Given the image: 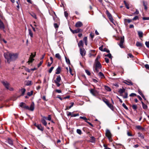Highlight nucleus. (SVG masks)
<instances>
[{"instance_id": "obj_1", "label": "nucleus", "mask_w": 149, "mask_h": 149, "mask_svg": "<svg viewBox=\"0 0 149 149\" xmlns=\"http://www.w3.org/2000/svg\"><path fill=\"white\" fill-rule=\"evenodd\" d=\"M18 54L17 53H9V56L10 59V62L11 61H15L18 57Z\"/></svg>"}, {"instance_id": "obj_2", "label": "nucleus", "mask_w": 149, "mask_h": 149, "mask_svg": "<svg viewBox=\"0 0 149 149\" xmlns=\"http://www.w3.org/2000/svg\"><path fill=\"white\" fill-rule=\"evenodd\" d=\"M105 135L108 138L109 141L111 142L112 141L111 138L112 134L109 130L108 129L106 130Z\"/></svg>"}, {"instance_id": "obj_3", "label": "nucleus", "mask_w": 149, "mask_h": 149, "mask_svg": "<svg viewBox=\"0 0 149 149\" xmlns=\"http://www.w3.org/2000/svg\"><path fill=\"white\" fill-rule=\"evenodd\" d=\"M61 77L60 76L58 75L57 76L56 79L54 80L55 83H56L58 87H59L61 85L59 82L61 81Z\"/></svg>"}, {"instance_id": "obj_4", "label": "nucleus", "mask_w": 149, "mask_h": 149, "mask_svg": "<svg viewBox=\"0 0 149 149\" xmlns=\"http://www.w3.org/2000/svg\"><path fill=\"white\" fill-rule=\"evenodd\" d=\"M106 13L109 19H110V21L113 23L114 24L113 22V19L112 17L111 14L110 13L108 10H107L106 11Z\"/></svg>"}, {"instance_id": "obj_5", "label": "nucleus", "mask_w": 149, "mask_h": 149, "mask_svg": "<svg viewBox=\"0 0 149 149\" xmlns=\"http://www.w3.org/2000/svg\"><path fill=\"white\" fill-rule=\"evenodd\" d=\"M124 41V36L120 38V42L119 44H118L119 45L120 47L122 48H123L124 47V46L123 45V43Z\"/></svg>"}, {"instance_id": "obj_6", "label": "nucleus", "mask_w": 149, "mask_h": 149, "mask_svg": "<svg viewBox=\"0 0 149 149\" xmlns=\"http://www.w3.org/2000/svg\"><path fill=\"white\" fill-rule=\"evenodd\" d=\"M79 51L80 54L82 57L85 56L86 54V51L84 49V48H80L79 49Z\"/></svg>"}, {"instance_id": "obj_7", "label": "nucleus", "mask_w": 149, "mask_h": 149, "mask_svg": "<svg viewBox=\"0 0 149 149\" xmlns=\"http://www.w3.org/2000/svg\"><path fill=\"white\" fill-rule=\"evenodd\" d=\"M9 54L8 53H5L4 54V56L5 58L6 59L8 63L10 62V59L9 56Z\"/></svg>"}, {"instance_id": "obj_8", "label": "nucleus", "mask_w": 149, "mask_h": 149, "mask_svg": "<svg viewBox=\"0 0 149 149\" xmlns=\"http://www.w3.org/2000/svg\"><path fill=\"white\" fill-rule=\"evenodd\" d=\"M2 83L6 88L7 89H9V83L7 81H3Z\"/></svg>"}, {"instance_id": "obj_9", "label": "nucleus", "mask_w": 149, "mask_h": 149, "mask_svg": "<svg viewBox=\"0 0 149 149\" xmlns=\"http://www.w3.org/2000/svg\"><path fill=\"white\" fill-rule=\"evenodd\" d=\"M90 93L93 96L96 95L97 92V91L94 89H91L90 90Z\"/></svg>"}, {"instance_id": "obj_10", "label": "nucleus", "mask_w": 149, "mask_h": 149, "mask_svg": "<svg viewBox=\"0 0 149 149\" xmlns=\"http://www.w3.org/2000/svg\"><path fill=\"white\" fill-rule=\"evenodd\" d=\"M42 119L43 121H45L46 120L50 121L51 119V116L50 115H48L47 118L45 116H43Z\"/></svg>"}, {"instance_id": "obj_11", "label": "nucleus", "mask_w": 149, "mask_h": 149, "mask_svg": "<svg viewBox=\"0 0 149 149\" xmlns=\"http://www.w3.org/2000/svg\"><path fill=\"white\" fill-rule=\"evenodd\" d=\"M34 125L36 126L38 129L42 131L43 130V129L42 127V125H37L36 124V123L34 124Z\"/></svg>"}, {"instance_id": "obj_12", "label": "nucleus", "mask_w": 149, "mask_h": 149, "mask_svg": "<svg viewBox=\"0 0 149 149\" xmlns=\"http://www.w3.org/2000/svg\"><path fill=\"white\" fill-rule=\"evenodd\" d=\"M82 26V23L80 21L77 22L75 24V26L76 27H81Z\"/></svg>"}, {"instance_id": "obj_13", "label": "nucleus", "mask_w": 149, "mask_h": 149, "mask_svg": "<svg viewBox=\"0 0 149 149\" xmlns=\"http://www.w3.org/2000/svg\"><path fill=\"white\" fill-rule=\"evenodd\" d=\"M35 108V105L33 102H32L29 107V110L33 111L34 110Z\"/></svg>"}, {"instance_id": "obj_14", "label": "nucleus", "mask_w": 149, "mask_h": 149, "mask_svg": "<svg viewBox=\"0 0 149 149\" xmlns=\"http://www.w3.org/2000/svg\"><path fill=\"white\" fill-rule=\"evenodd\" d=\"M95 66L100 68H102L101 63L99 61L96 62Z\"/></svg>"}, {"instance_id": "obj_15", "label": "nucleus", "mask_w": 149, "mask_h": 149, "mask_svg": "<svg viewBox=\"0 0 149 149\" xmlns=\"http://www.w3.org/2000/svg\"><path fill=\"white\" fill-rule=\"evenodd\" d=\"M125 91V89L124 88H120L118 90V92L120 95L122 96L123 93H124Z\"/></svg>"}, {"instance_id": "obj_16", "label": "nucleus", "mask_w": 149, "mask_h": 149, "mask_svg": "<svg viewBox=\"0 0 149 149\" xmlns=\"http://www.w3.org/2000/svg\"><path fill=\"white\" fill-rule=\"evenodd\" d=\"M83 31V30L79 29L78 28L77 29L74 30V32H73V33L74 34L75 33H77L79 32H82Z\"/></svg>"}, {"instance_id": "obj_17", "label": "nucleus", "mask_w": 149, "mask_h": 149, "mask_svg": "<svg viewBox=\"0 0 149 149\" xmlns=\"http://www.w3.org/2000/svg\"><path fill=\"white\" fill-rule=\"evenodd\" d=\"M124 83L128 85L132 86L133 85V83L131 82V81H128L126 80L124 82Z\"/></svg>"}, {"instance_id": "obj_18", "label": "nucleus", "mask_w": 149, "mask_h": 149, "mask_svg": "<svg viewBox=\"0 0 149 149\" xmlns=\"http://www.w3.org/2000/svg\"><path fill=\"white\" fill-rule=\"evenodd\" d=\"M143 5L144 6V9L145 10H147L148 9V7L147 6V2L145 1H143Z\"/></svg>"}, {"instance_id": "obj_19", "label": "nucleus", "mask_w": 149, "mask_h": 149, "mask_svg": "<svg viewBox=\"0 0 149 149\" xmlns=\"http://www.w3.org/2000/svg\"><path fill=\"white\" fill-rule=\"evenodd\" d=\"M61 71V68L60 67H58L56 70V74H58L60 73Z\"/></svg>"}, {"instance_id": "obj_20", "label": "nucleus", "mask_w": 149, "mask_h": 149, "mask_svg": "<svg viewBox=\"0 0 149 149\" xmlns=\"http://www.w3.org/2000/svg\"><path fill=\"white\" fill-rule=\"evenodd\" d=\"M7 141L8 143L11 145H13V142L12 140L11 139L8 138L7 140Z\"/></svg>"}, {"instance_id": "obj_21", "label": "nucleus", "mask_w": 149, "mask_h": 149, "mask_svg": "<svg viewBox=\"0 0 149 149\" xmlns=\"http://www.w3.org/2000/svg\"><path fill=\"white\" fill-rule=\"evenodd\" d=\"M83 44L82 41V40H80L78 43V46L79 48H81V47H83Z\"/></svg>"}, {"instance_id": "obj_22", "label": "nucleus", "mask_w": 149, "mask_h": 149, "mask_svg": "<svg viewBox=\"0 0 149 149\" xmlns=\"http://www.w3.org/2000/svg\"><path fill=\"white\" fill-rule=\"evenodd\" d=\"M31 81H25V84L26 86H29L31 84Z\"/></svg>"}, {"instance_id": "obj_23", "label": "nucleus", "mask_w": 149, "mask_h": 149, "mask_svg": "<svg viewBox=\"0 0 149 149\" xmlns=\"http://www.w3.org/2000/svg\"><path fill=\"white\" fill-rule=\"evenodd\" d=\"M71 105L69 106V107H66V108L65 109V110H68L69 109H70L73 106L74 104V103L73 102H71L70 103Z\"/></svg>"}, {"instance_id": "obj_24", "label": "nucleus", "mask_w": 149, "mask_h": 149, "mask_svg": "<svg viewBox=\"0 0 149 149\" xmlns=\"http://www.w3.org/2000/svg\"><path fill=\"white\" fill-rule=\"evenodd\" d=\"M138 34L139 38H142L143 36V33L141 31H138Z\"/></svg>"}, {"instance_id": "obj_25", "label": "nucleus", "mask_w": 149, "mask_h": 149, "mask_svg": "<svg viewBox=\"0 0 149 149\" xmlns=\"http://www.w3.org/2000/svg\"><path fill=\"white\" fill-rule=\"evenodd\" d=\"M5 29V26L3 23L2 22L0 23V29Z\"/></svg>"}, {"instance_id": "obj_26", "label": "nucleus", "mask_w": 149, "mask_h": 149, "mask_svg": "<svg viewBox=\"0 0 149 149\" xmlns=\"http://www.w3.org/2000/svg\"><path fill=\"white\" fill-rule=\"evenodd\" d=\"M98 75L101 78H104L105 77L103 73L101 72H100L98 73Z\"/></svg>"}, {"instance_id": "obj_27", "label": "nucleus", "mask_w": 149, "mask_h": 149, "mask_svg": "<svg viewBox=\"0 0 149 149\" xmlns=\"http://www.w3.org/2000/svg\"><path fill=\"white\" fill-rule=\"evenodd\" d=\"M55 57L59 60H61V56L58 53L56 54H55Z\"/></svg>"}, {"instance_id": "obj_28", "label": "nucleus", "mask_w": 149, "mask_h": 149, "mask_svg": "<svg viewBox=\"0 0 149 149\" xmlns=\"http://www.w3.org/2000/svg\"><path fill=\"white\" fill-rule=\"evenodd\" d=\"M20 91H21L22 93V94L21 95V96L24 95L25 93V92L26 89L24 88H23L21 89Z\"/></svg>"}, {"instance_id": "obj_29", "label": "nucleus", "mask_w": 149, "mask_h": 149, "mask_svg": "<svg viewBox=\"0 0 149 149\" xmlns=\"http://www.w3.org/2000/svg\"><path fill=\"white\" fill-rule=\"evenodd\" d=\"M136 46L138 47H141L142 46V44L139 42H137L136 43Z\"/></svg>"}, {"instance_id": "obj_30", "label": "nucleus", "mask_w": 149, "mask_h": 149, "mask_svg": "<svg viewBox=\"0 0 149 149\" xmlns=\"http://www.w3.org/2000/svg\"><path fill=\"white\" fill-rule=\"evenodd\" d=\"M136 128L137 129L139 130H144V128L142 127L140 125H137L136 126Z\"/></svg>"}, {"instance_id": "obj_31", "label": "nucleus", "mask_w": 149, "mask_h": 149, "mask_svg": "<svg viewBox=\"0 0 149 149\" xmlns=\"http://www.w3.org/2000/svg\"><path fill=\"white\" fill-rule=\"evenodd\" d=\"M132 20L130 19H124V22L125 24L127 22L128 23H130L132 22Z\"/></svg>"}, {"instance_id": "obj_32", "label": "nucleus", "mask_w": 149, "mask_h": 149, "mask_svg": "<svg viewBox=\"0 0 149 149\" xmlns=\"http://www.w3.org/2000/svg\"><path fill=\"white\" fill-rule=\"evenodd\" d=\"M107 105L111 109L113 110V107L111 104L109 103Z\"/></svg>"}, {"instance_id": "obj_33", "label": "nucleus", "mask_w": 149, "mask_h": 149, "mask_svg": "<svg viewBox=\"0 0 149 149\" xmlns=\"http://www.w3.org/2000/svg\"><path fill=\"white\" fill-rule=\"evenodd\" d=\"M91 142L92 143H95V138L93 136H92L91 137Z\"/></svg>"}, {"instance_id": "obj_34", "label": "nucleus", "mask_w": 149, "mask_h": 149, "mask_svg": "<svg viewBox=\"0 0 149 149\" xmlns=\"http://www.w3.org/2000/svg\"><path fill=\"white\" fill-rule=\"evenodd\" d=\"M26 105L25 104L24 102H21L19 104V106L22 107L24 108Z\"/></svg>"}, {"instance_id": "obj_35", "label": "nucleus", "mask_w": 149, "mask_h": 149, "mask_svg": "<svg viewBox=\"0 0 149 149\" xmlns=\"http://www.w3.org/2000/svg\"><path fill=\"white\" fill-rule=\"evenodd\" d=\"M28 30L29 35H30L31 38H32L33 36V34L32 31L30 29H29Z\"/></svg>"}, {"instance_id": "obj_36", "label": "nucleus", "mask_w": 149, "mask_h": 149, "mask_svg": "<svg viewBox=\"0 0 149 149\" xmlns=\"http://www.w3.org/2000/svg\"><path fill=\"white\" fill-rule=\"evenodd\" d=\"M105 89L108 91H111V89L108 86H105Z\"/></svg>"}, {"instance_id": "obj_37", "label": "nucleus", "mask_w": 149, "mask_h": 149, "mask_svg": "<svg viewBox=\"0 0 149 149\" xmlns=\"http://www.w3.org/2000/svg\"><path fill=\"white\" fill-rule=\"evenodd\" d=\"M30 14H31V15L32 17H33V18H34L35 19H37L36 16L35 14L34 13H30Z\"/></svg>"}, {"instance_id": "obj_38", "label": "nucleus", "mask_w": 149, "mask_h": 149, "mask_svg": "<svg viewBox=\"0 0 149 149\" xmlns=\"http://www.w3.org/2000/svg\"><path fill=\"white\" fill-rule=\"evenodd\" d=\"M138 134L139 137H141V139L144 138V136L140 132H138Z\"/></svg>"}, {"instance_id": "obj_39", "label": "nucleus", "mask_w": 149, "mask_h": 149, "mask_svg": "<svg viewBox=\"0 0 149 149\" xmlns=\"http://www.w3.org/2000/svg\"><path fill=\"white\" fill-rule=\"evenodd\" d=\"M99 69L100 68H97L95 66L94 67V71H95L97 72H98L99 71Z\"/></svg>"}, {"instance_id": "obj_40", "label": "nucleus", "mask_w": 149, "mask_h": 149, "mask_svg": "<svg viewBox=\"0 0 149 149\" xmlns=\"http://www.w3.org/2000/svg\"><path fill=\"white\" fill-rule=\"evenodd\" d=\"M124 3L125 5V6L126 7V8L127 9H129L130 8L128 6V4L126 3V1H124Z\"/></svg>"}, {"instance_id": "obj_41", "label": "nucleus", "mask_w": 149, "mask_h": 149, "mask_svg": "<svg viewBox=\"0 0 149 149\" xmlns=\"http://www.w3.org/2000/svg\"><path fill=\"white\" fill-rule=\"evenodd\" d=\"M77 132L78 134L79 135H81L82 134V132L81 130L79 129H77Z\"/></svg>"}, {"instance_id": "obj_42", "label": "nucleus", "mask_w": 149, "mask_h": 149, "mask_svg": "<svg viewBox=\"0 0 149 149\" xmlns=\"http://www.w3.org/2000/svg\"><path fill=\"white\" fill-rule=\"evenodd\" d=\"M65 61L66 63L68 64H70V60L68 58H67L66 57H65Z\"/></svg>"}, {"instance_id": "obj_43", "label": "nucleus", "mask_w": 149, "mask_h": 149, "mask_svg": "<svg viewBox=\"0 0 149 149\" xmlns=\"http://www.w3.org/2000/svg\"><path fill=\"white\" fill-rule=\"evenodd\" d=\"M33 91H31L30 92H28L27 93V94L29 96H31L33 95Z\"/></svg>"}, {"instance_id": "obj_44", "label": "nucleus", "mask_w": 149, "mask_h": 149, "mask_svg": "<svg viewBox=\"0 0 149 149\" xmlns=\"http://www.w3.org/2000/svg\"><path fill=\"white\" fill-rule=\"evenodd\" d=\"M132 108L135 110H136L137 108V107L136 105L135 104L133 105L132 106Z\"/></svg>"}, {"instance_id": "obj_45", "label": "nucleus", "mask_w": 149, "mask_h": 149, "mask_svg": "<svg viewBox=\"0 0 149 149\" xmlns=\"http://www.w3.org/2000/svg\"><path fill=\"white\" fill-rule=\"evenodd\" d=\"M123 97L124 98H127L128 97V93L127 92L125 93V95L123 96Z\"/></svg>"}, {"instance_id": "obj_46", "label": "nucleus", "mask_w": 149, "mask_h": 149, "mask_svg": "<svg viewBox=\"0 0 149 149\" xmlns=\"http://www.w3.org/2000/svg\"><path fill=\"white\" fill-rule=\"evenodd\" d=\"M80 118L83 119V120H85L86 121L88 120V119L85 117L80 116Z\"/></svg>"}, {"instance_id": "obj_47", "label": "nucleus", "mask_w": 149, "mask_h": 149, "mask_svg": "<svg viewBox=\"0 0 149 149\" xmlns=\"http://www.w3.org/2000/svg\"><path fill=\"white\" fill-rule=\"evenodd\" d=\"M64 14L65 17L67 18V17H68V13H67V12L66 11H65L64 12Z\"/></svg>"}, {"instance_id": "obj_48", "label": "nucleus", "mask_w": 149, "mask_h": 149, "mask_svg": "<svg viewBox=\"0 0 149 149\" xmlns=\"http://www.w3.org/2000/svg\"><path fill=\"white\" fill-rule=\"evenodd\" d=\"M34 60V59H33V58H31V57H30L29 60L28 61V62L29 63H31Z\"/></svg>"}, {"instance_id": "obj_49", "label": "nucleus", "mask_w": 149, "mask_h": 149, "mask_svg": "<svg viewBox=\"0 0 149 149\" xmlns=\"http://www.w3.org/2000/svg\"><path fill=\"white\" fill-rule=\"evenodd\" d=\"M94 34L93 33L91 32L90 34V36L92 39H93L94 37Z\"/></svg>"}, {"instance_id": "obj_50", "label": "nucleus", "mask_w": 149, "mask_h": 149, "mask_svg": "<svg viewBox=\"0 0 149 149\" xmlns=\"http://www.w3.org/2000/svg\"><path fill=\"white\" fill-rule=\"evenodd\" d=\"M54 68V67H52L50 68L49 70V73H51L52 72V70H53Z\"/></svg>"}, {"instance_id": "obj_51", "label": "nucleus", "mask_w": 149, "mask_h": 149, "mask_svg": "<svg viewBox=\"0 0 149 149\" xmlns=\"http://www.w3.org/2000/svg\"><path fill=\"white\" fill-rule=\"evenodd\" d=\"M142 107L144 109H146L148 107L147 105L145 104L142 105Z\"/></svg>"}, {"instance_id": "obj_52", "label": "nucleus", "mask_w": 149, "mask_h": 149, "mask_svg": "<svg viewBox=\"0 0 149 149\" xmlns=\"http://www.w3.org/2000/svg\"><path fill=\"white\" fill-rule=\"evenodd\" d=\"M85 72L88 75H90L91 73L90 72L87 70H85Z\"/></svg>"}, {"instance_id": "obj_53", "label": "nucleus", "mask_w": 149, "mask_h": 149, "mask_svg": "<svg viewBox=\"0 0 149 149\" xmlns=\"http://www.w3.org/2000/svg\"><path fill=\"white\" fill-rule=\"evenodd\" d=\"M105 56H108V57L109 58H111V54L110 53H109L105 55Z\"/></svg>"}, {"instance_id": "obj_54", "label": "nucleus", "mask_w": 149, "mask_h": 149, "mask_svg": "<svg viewBox=\"0 0 149 149\" xmlns=\"http://www.w3.org/2000/svg\"><path fill=\"white\" fill-rule=\"evenodd\" d=\"M122 106L124 107V108H125V109H128L127 107V106L125 104V103H123V104H122Z\"/></svg>"}, {"instance_id": "obj_55", "label": "nucleus", "mask_w": 149, "mask_h": 149, "mask_svg": "<svg viewBox=\"0 0 149 149\" xmlns=\"http://www.w3.org/2000/svg\"><path fill=\"white\" fill-rule=\"evenodd\" d=\"M139 19V17L137 16H135L132 19V20H136Z\"/></svg>"}, {"instance_id": "obj_56", "label": "nucleus", "mask_w": 149, "mask_h": 149, "mask_svg": "<svg viewBox=\"0 0 149 149\" xmlns=\"http://www.w3.org/2000/svg\"><path fill=\"white\" fill-rule=\"evenodd\" d=\"M127 135L129 136H132V135L131 133L129 131H127Z\"/></svg>"}, {"instance_id": "obj_57", "label": "nucleus", "mask_w": 149, "mask_h": 149, "mask_svg": "<svg viewBox=\"0 0 149 149\" xmlns=\"http://www.w3.org/2000/svg\"><path fill=\"white\" fill-rule=\"evenodd\" d=\"M136 94L135 93H132L130 95V97H134L136 96Z\"/></svg>"}, {"instance_id": "obj_58", "label": "nucleus", "mask_w": 149, "mask_h": 149, "mask_svg": "<svg viewBox=\"0 0 149 149\" xmlns=\"http://www.w3.org/2000/svg\"><path fill=\"white\" fill-rule=\"evenodd\" d=\"M79 114L78 113L73 114L72 113V117H75L77 116H79Z\"/></svg>"}, {"instance_id": "obj_59", "label": "nucleus", "mask_w": 149, "mask_h": 149, "mask_svg": "<svg viewBox=\"0 0 149 149\" xmlns=\"http://www.w3.org/2000/svg\"><path fill=\"white\" fill-rule=\"evenodd\" d=\"M99 49L101 50V51H105V49H104V50H103V46H101L100 47H99Z\"/></svg>"}, {"instance_id": "obj_60", "label": "nucleus", "mask_w": 149, "mask_h": 149, "mask_svg": "<svg viewBox=\"0 0 149 149\" xmlns=\"http://www.w3.org/2000/svg\"><path fill=\"white\" fill-rule=\"evenodd\" d=\"M36 52H35V53L34 54H33L32 53H31V54L30 56V57H31V58H33L35 57V56L36 55Z\"/></svg>"}, {"instance_id": "obj_61", "label": "nucleus", "mask_w": 149, "mask_h": 149, "mask_svg": "<svg viewBox=\"0 0 149 149\" xmlns=\"http://www.w3.org/2000/svg\"><path fill=\"white\" fill-rule=\"evenodd\" d=\"M139 13V11L137 9H136V11L133 13L134 14L137 15Z\"/></svg>"}, {"instance_id": "obj_62", "label": "nucleus", "mask_w": 149, "mask_h": 149, "mask_svg": "<svg viewBox=\"0 0 149 149\" xmlns=\"http://www.w3.org/2000/svg\"><path fill=\"white\" fill-rule=\"evenodd\" d=\"M143 20H149V17H143Z\"/></svg>"}, {"instance_id": "obj_63", "label": "nucleus", "mask_w": 149, "mask_h": 149, "mask_svg": "<svg viewBox=\"0 0 149 149\" xmlns=\"http://www.w3.org/2000/svg\"><path fill=\"white\" fill-rule=\"evenodd\" d=\"M145 67L146 69H149V65L148 64H146L145 65Z\"/></svg>"}, {"instance_id": "obj_64", "label": "nucleus", "mask_w": 149, "mask_h": 149, "mask_svg": "<svg viewBox=\"0 0 149 149\" xmlns=\"http://www.w3.org/2000/svg\"><path fill=\"white\" fill-rule=\"evenodd\" d=\"M103 146L105 148L104 149H111V148L107 147L104 144Z\"/></svg>"}]
</instances>
